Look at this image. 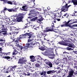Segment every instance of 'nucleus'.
<instances>
[{"mask_svg": "<svg viewBox=\"0 0 77 77\" xmlns=\"http://www.w3.org/2000/svg\"><path fill=\"white\" fill-rule=\"evenodd\" d=\"M36 11L33 10H32L30 11V13L29 15L30 16L28 17L29 18H32L31 19V21H35L37 19H38V17H36Z\"/></svg>", "mask_w": 77, "mask_h": 77, "instance_id": "nucleus-1", "label": "nucleus"}, {"mask_svg": "<svg viewBox=\"0 0 77 77\" xmlns=\"http://www.w3.org/2000/svg\"><path fill=\"white\" fill-rule=\"evenodd\" d=\"M23 36L21 37L22 38H26V36L28 35V38H29L28 40V42H30L32 41H33V34L32 32H30L29 33H26L24 34H23L22 35Z\"/></svg>", "mask_w": 77, "mask_h": 77, "instance_id": "nucleus-2", "label": "nucleus"}, {"mask_svg": "<svg viewBox=\"0 0 77 77\" xmlns=\"http://www.w3.org/2000/svg\"><path fill=\"white\" fill-rule=\"evenodd\" d=\"M30 45V43H27L26 44L25 46L24 47H23L21 45H17V47L19 48H20L21 50H28V48L30 47L29 45Z\"/></svg>", "mask_w": 77, "mask_h": 77, "instance_id": "nucleus-3", "label": "nucleus"}, {"mask_svg": "<svg viewBox=\"0 0 77 77\" xmlns=\"http://www.w3.org/2000/svg\"><path fill=\"white\" fill-rule=\"evenodd\" d=\"M71 5L68 6V4H66V5L63 6L61 8V11L66 12L68 11V8L71 6Z\"/></svg>", "mask_w": 77, "mask_h": 77, "instance_id": "nucleus-4", "label": "nucleus"}, {"mask_svg": "<svg viewBox=\"0 0 77 77\" xmlns=\"http://www.w3.org/2000/svg\"><path fill=\"white\" fill-rule=\"evenodd\" d=\"M66 46H68V47H71V48L69 47L66 48V50H74V48H75V46L73 44H71V43H69L68 44V43H67V45H66Z\"/></svg>", "mask_w": 77, "mask_h": 77, "instance_id": "nucleus-5", "label": "nucleus"}, {"mask_svg": "<svg viewBox=\"0 0 77 77\" xmlns=\"http://www.w3.org/2000/svg\"><path fill=\"white\" fill-rule=\"evenodd\" d=\"M25 62H27V60L26 58H23L22 59H19L18 63H20V64H26Z\"/></svg>", "mask_w": 77, "mask_h": 77, "instance_id": "nucleus-6", "label": "nucleus"}, {"mask_svg": "<svg viewBox=\"0 0 77 77\" xmlns=\"http://www.w3.org/2000/svg\"><path fill=\"white\" fill-rule=\"evenodd\" d=\"M72 21H74V20H69L67 22H66V26H68V27H70V28H72V27H76V26H77V24L73 25L72 26L68 24L69 23V22H72Z\"/></svg>", "mask_w": 77, "mask_h": 77, "instance_id": "nucleus-7", "label": "nucleus"}, {"mask_svg": "<svg viewBox=\"0 0 77 77\" xmlns=\"http://www.w3.org/2000/svg\"><path fill=\"white\" fill-rule=\"evenodd\" d=\"M43 17H42V16L39 15L38 16V19L37 20V22L38 23L41 24V21L43 20Z\"/></svg>", "mask_w": 77, "mask_h": 77, "instance_id": "nucleus-8", "label": "nucleus"}, {"mask_svg": "<svg viewBox=\"0 0 77 77\" xmlns=\"http://www.w3.org/2000/svg\"><path fill=\"white\" fill-rule=\"evenodd\" d=\"M41 75H43L45 77H48V75L46 74V71H44V70H42L41 72H40Z\"/></svg>", "mask_w": 77, "mask_h": 77, "instance_id": "nucleus-9", "label": "nucleus"}, {"mask_svg": "<svg viewBox=\"0 0 77 77\" xmlns=\"http://www.w3.org/2000/svg\"><path fill=\"white\" fill-rule=\"evenodd\" d=\"M23 18V16H20L17 17L16 19V21H17V22H20L21 21V20H22V19Z\"/></svg>", "mask_w": 77, "mask_h": 77, "instance_id": "nucleus-10", "label": "nucleus"}, {"mask_svg": "<svg viewBox=\"0 0 77 77\" xmlns=\"http://www.w3.org/2000/svg\"><path fill=\"white\" fill-rule=\"evenodd\" d=\"M6 27H7V28L6 29H4V30H8L7 29H9L10 31L12 30V26H11V25L9 24H6Z\"/></svg>", "mask_w": 77, "mask_h": 77, "instance_id": "nucleus-11", "label": "nucleus"}, {"mask_svg": "<svg viewBox=\"0 0 77 77\" xmlns=\"http://www.w3.org/2000/svg\"><path fill=\"white\" fill-rule=\"evenodd\" d=\"M17 54H18V55H20V53L18 52L17 50H14L13 53V56H15Z\"/></svg>", "mask_w": 77, "mask_h": 77, "instance_id": "nucleus-12", "label": "nucleus"}, {"mask_svg": "<svg viewBox=\"0 0 77 77\" xmlns=\"http://www.w3.org/2000/svg\"><path fill=\"white\" fill-rule=\"evenodd\" d=\"M59 44L62 45H68V43H65L64 42H58Z\"/></svg>", "mask_w": 77, "mask_h": 77, "instance_id": "nucleus-13", "label": "nucleus"}, {"mask_svg": "<svg viewBox=\"0 0 77 77\" xmlns=\"http://www.w3.org/2000/svg\"><path fill=\"white\" fill-rule=\"evenodd\" d=\"M55 72H56V71L54 70H50L48 71L47 73L48 74H54Z\"/></svg>", "mask_w": 77, "mask_h": 77, "instance_id": "nucleus-14", "label": "nucleus"}, {"mask_svg": "<svg viewBox=\"0 0 77 77\" xmlns=\"http://www.w3.org/2000/svg\"><path fill=\"white\" fill-rule=\"evenodd\" d=\"M1 1H3L5 3H8V4H10V5H12V2L9 1H6V0H0Z\"/></svg>", "mask_w": 77, "mask_h": 77, "instance_id": "nucleus-15", "label": "nucleus"}, {"mask_svg": "<svg viewBox=\"0 0 77 77\" xmlns=\"http://www.w3.org/2000/svg\"><path fill=\"white\" fill-rule=\"evenodd\" d=\"M6 34H7V33H6V31H1V32H0V35L1 36H3V35H6Z\"/></svg>", "mask_w": 77, "mask_h": 77, "instance_id": "nucleus-16", "label": "nucleus"}, {"mask_svg": "<svg viewBox=\"0 0 77 77\" xmlns=\"http://www.w3.org/2000/svg\"><path fill=\"white\" fill-rule=\"evenodd\" d=\"M46 64L48 65L50 68H52V66H53V65L51 62L49 61L48 62H46Z\"/></svg>", "mask_w": 77, "mask_h": 77, "instance_id": "nucleus-17", "label": "nucleus"}, {"mask_svg": "<svg viewBox=\"0 0 77 77\" xmlns=\"http://www.w3.org/2000/svg\"><path fill=\"white\" fill-rule=\"evenodd\" d=\"M23 11H27V9L28 7L27 6H23L22 7Z\"/></svg>", "mask_w": 77, "mask_h": 77, "instance_id": "nucleus-18", "label": "nucleus"}, {"mask_svg": "<svg viewBox=\"0 0 77 77\" xmlns=\"http://www.w3.org/2000/svg\"><path fill=\"white\" fill-rule=\"evenodd\" d=\"M41 60L42 62H45V63H46V62H49L48 60L46 59H44L42 58H41Z\"/></svg>", "mask_w": 77, "mask_h": 77, "instance_id": "nucleus-19", "label": "nucleus"}, {"mask_svg": "<svg viewBox=\"0 0 77 77\" xmlns=\"http://www.w3.org/2000/svg\"><path fill=\"white\" fill-rule=\"evenodd\" d=\"M10 35H11V39H12L13 40H14V34H12V33H10Z\"/></svg>", "mask_w": 77, "mask_h": 77, "instance_id": "nucleus-20", "label": "nucleus"}, {"mask_svg": "<svg viewBox=\"0 0 77 77\" xmlns=\"http://www.w3.org/2000/svg\"><path fill=\"white\" fill-rule=\"evenodd\" d=\"M54 23H52L51 25V29L52 30H55V26H54Z\"/></svg>", "mask_w": 77, "mask_h": 77, "instance_id": "nucleus-21", "label": "nucleus"}, {"mask_svg": "<svg viewBox=\"0 0 77 77\" xmlns=\"http://www.w3.org/2000/svg\"><path fill=\"white\" fill-rule=\"evenodd\" d=\"M73 73H74V71H70V73L69 75V77H71L72 76V75H73Z\"/></svg>", "mask_w": 77, "mask_h": 77, "instance_id": "nucleus-22", "label": "nucleus"}, {"mask_svg": "<svg viewBox=\"0 0 77 77\" xmlns=\"http://www.w3.org/2000/svg\"><path fill=\"white\" fill-rule=\"evenodd\" d=\"M45 56H53V54H51V53H48L47 54H44Z\"/></svg>", "mask_w": 77, "mask_h": 77, "instance_id": "nucleus-23", "label": "nucleus"}, {"mask_svg": "<svg viewBox=\"0 0 77 77\" xmlns=\"http://www.w3.org/2000/svg\"><path fill=\"white\" fill-rule=\"evenodd\" d=\"M2 70H3V69H5V70L4 71H5V73H9V71H6V69H6V68H4V67H2Z\"/></svg>", "mask_w": 77, "mask_h": 77, "instance_id": "nucleus-24", "label": "nucleus"}, {"mask_svg": "<svg viewBox=\"0 0 77 77\" xmlns=\"http://www.w3.org/2000/svg\"><path fill=\"white\" fill-rule=\"evenodd\" d=\"M31 45H35V44H36V42H32L30 43Z\"/></svg>", "mask_w": 77, "mask_h": 77, "instance_id": "nucleus-25", "label": "nucleus"}, {"mask_svg": "<svg viewBox=\"0 0 77 77\" xmlns=\"http://www.w3.org/2000/svg\"><path fill=\"white\" fill-rule=\"evenodd\" d=\"M30 59L31 60H34V59H35V57L33 56H30Z\"/></svg>", "mask_w": 77, "mask_h": 77, "instance_id": "nucleus-26", "label": "nucleus"}, {"mask_svg": "<svg viewBox=\"0 0 77 77\" xmlns=\"http://www.w3.org/2000/svg\"><path fill=\"white\" fill-rule=\"evenodd\" d=\"M45 44H46V43L45 42H42V45H43V46H44L43 47H44V48H47V47H45Z\"/></svg>", "mask_w": 77, "mask_h": 77, "instance_id": "nucleus-27", "label": "nucleus"}, {"mask_svg": "<svg viewBox=\"0 0 77 77\" xmlns=\"http://www.w3.org/2000/svg\"><path fill=\"white\" fill-rule=\"evenodd\" d=\"M18 8H12V11H13V12H16L17 11V9H18Z\"/></svg>", "mask_w": 77, "mask_h": 77, "instance_id": "nucleus-28", "label": "nucleus"}, {"mask_svg": "<svg viewBox=\"0 0 77 77\" xmlns=\"http://www.w3.org/2000/svg\"><path fill=\"white\" fill-rule=\"evenodd\" d=\"M35 66L36 68H39L40 66V65L38 63H36L35 64Z\"/></svg>", "mask_w": 77, "mask_h": 77, "instance_id": "nucleus-29", "label": "nucleus"}, {"mask_svg": "<svg viewBox=\"0 0 77 77\" xmlns=\"http://www.w3.org/2000/svg\"><path fill=\"white\" fill-rule=\"evenodd\" d=\"M10 54V52L8 53H5V54H4L3 55L4 56V55H5V56H8V55H9Z\"/></svg>", "mask_w": 77, "mask_h": 77, "instance_id": "nucleus-30", "label": "nucleus"}, {"mask_svg": "<svg viewBox=\"0 0 77 77\" xmlns=\"http://www.w3.org/2000/svg\"><path fill=\"white\" fill-rule=\"evenodd\" d=\"M57 33H60L61 32L60 31V30H56V31L55 32Z\"/></svg>", "mask_w": 77, "mask_h": 77, "instance_id": "nucleus-31", "label": "nucleus"}, {"mask_svg": "<svg viewBox=\"0 0 77 77\" xmlns=\"http://www.w3.org/2000/svg\"><path fill=\"white\" fill-rule=\"evenodd\" d=\"M56 17V14H54L52 16L53 19H54L55 17Z\"/></svg>", "mask_w": 77, "mask_h": 77, "instance_id": "nucleus-32", "label": "nucleus"}, {"mask_svg": "<svg viewBox=\"0 0 77 77\" xmlns=\"http://www.w3.org/2000/svg\"><path fill=\"white\" fill-rule=\"evenodd\" d=\"M37 61L38 63L40 62H41V59H40V58H37Z\"/></svg>", "mask_w": 77, "mask_h": 77, "instance_id": "nucleus-33", "label": "nucleus"}, {"mask_svg": "<svg viewBox=\"0 0 77 77\" xmlns=\"http://www.w3.org/2000/svg\"><path fill=\"white\" fill-rule=\"evenodd\" d=\"M14 41H15V42H18L19 41V40H18V38H14Z\"/></svg>", "mask_w": 77, "mask_h": 77, "instance_id": "nucleus-34", "label": "nucleus"}, {"mask_svg": "<svg viewBox=\"0 0 77 77\" xmlns=\"http://www.w3.org/2000/svg\"><path fill=\"white\" fill-rule=\"evenodd\" d=\"M11 42H11L10 43H8L7 45L8 46H11V47H12V45H11Z\"/></svg>", "mask_w": 77, "mask_h": 77, "instance_id": "nucleus-35", "label": "nucleus"}, {"mask_svg": "<svg viewBox=\"0 0 77 77\" xmlns=\"http://www.w3.org/2000/svg\"><path fill=\"white\" fill-rule=\"evenodd\" d=\"M75 1L73 2V4L74 5H77V0H75Z\"/></svg>", "mask_w": 77, "mask_h": 77, "instance_id": "nucleus-36", "label": "nucleus"}, {"mask_svg": "<svg viewBox=\"0 0 77 77\" xmlns=\"http://www.w3.org/2000/svg\"><path fill=\"white\" fill-rule=\"evenodd\" d=\"M47 53H48V51L46 50L43 53V54L44 55L45 54H47Z\"/></svg>", "mask_w": 77, "mask_h": 77, "instance_id": "nucleus-37", "label": "nucleus"}, {"mask_svg": "<svg viewBox=\"0 0 77 77\" xmlns=\"http://www.w3.org/2000/svg\"><path fill=\"white\" fill-rule=\"evenodd\" d=\"M56 69H58V70H60V66H57V67H56Z\"/></svg>", "mask_w": 77, "mask_h": 77, "instance_id": "nucleus-38", "label": "nucleus"}, {"mask_svg": "<svg viewBox=\"0 0 77 77\" xmlns=\"http://www.w3.org/2000/svg\"><path fill=\"white\" fill-rule=\"evenodd\" d=\"M66 23H65V25H61V27H65V26H66V27H68V26H66Z\"/></svg>", "mask_w": 77, "mask_h": 77, "instance_id": "nucleus-39", "label": "nucleus"}, {"mask_svg": "<svg viewBox=\"0 0 77 77\" xmlns=\"http://www.w3.org/2000/svg\"><path fill=\"white\" fill-rule=\"evenodd\" d=\"M5 59H10V57L9 56H5Z\"/></svg>", "mask_w": 77, "mask_h": 77, "instance_id": "nucleus-40", "label": "nucleus"}, {"mask_svg": "<svg viewBox=\"0 0 77 77\" xmlns=\"http://www.w3.org/2000/svg\"><path fill=\"white\" fill-rule=\"evenodd\" d=\"M8 11H9V12H12V8L10 9H8Z\"/></svg>", "mask_w": 77, "mask_h": 77, "instance_id": "nucleus-41", "label": "nucleus"}, {"mask_svg": "<svg viewBox=\"0 0 77 77\" xmlns=\"http://www.w3.org/2000/svg\"><path fill=\"white\" fill-rule=\"evenodd\" d=\"M48 28H47L46 29V30H47V32H50V30H51L50 29H47Z\"/></svg>", "mask_w": 77, "mask_h": 77, "instance_id": "nucleus-42", "label": "nucleus"}, {"mask_svg": "<svg viewBox=\"0 0 77 77\" xmlns=\"http://www.w3.org/2000/svg\"><path fill=\"white\" fill-rule=\"evenodd\" d=\"M42 33H42V32L41 31H40L38 32V34L39 35H42Z\"/></svg>", "mask_w": 77, "mask_h": 77, "instance_id": "nucleus-43", "label": "nucleus"}, {"mask_svg": "<svg viewBox=\"0 0 77 77\" xmlns=\"http://www.w3.org/2000/svg\"><path fill=\"white\" fill-rule=\"evenodd\" d=\"M17 66H14L13 67H12V69H15V68H16Z\"/></svg>", "mask_w": 77, "mask_h": 77, "instance_id": "nucleus-44", "label": "nucleus"}, {"mask_svg": "<svg viewBox=\"0 0 77 77\" xmlns=\"http://www.w3.org/2000/svg\"><path fill=\"white\" fill-rule=\"evenodd\" d=\"M14 69H12V68L10 71V72H11H11H14Z\"/></svg>", "mask_w": 77, "mask_h": 77, "instance_id": "nucleus-45", "label": "nucleus"}, {"mask_svg": "<svg viewBox=\"0 0 77 77\" xmlns=\"http://www.w3.org/2000/svg\"><path fill=\"white\" fill-rule=\"evenodd\" d=\"M49 45H53L52 42H50L48 43Z\"/></svg>", "mask_w": 77, "mask_h": 77, "instance_id": "nucleus-46", "label": "nucleus"}, {"mask_svg": "<svg viewBox=\"0 0 77 77\" xmlns=\"http://www.w3.org/2000/svg\"><path fill=\"white\" fill-rule=\"evenodd\" d=\"M15 1H13V3H14V5H17V3Z\"/></svg>", "mask_w": 77, "mask_h": 77, "instance_id": "nucleus-47", "label": "nucleus"}, {"mask_svg": "<svg viewBox=\"0 0 77 77\" xmlns=\"http://www.w3.org/2000/svg\"><path fill=\"white\" fill-rule=\"evenodd\" d=\"M76 12H76L73 13L72 15V16H75L76 15H75V13H76Z\"/></svg>", "mask_w": 77, "mask_h": 77, "instance_id": "nucleus-48", "label": "nucleus"}, {"mask_svg": "<svg viewBox=\"0 0 77 77\" xmlns=\"http://www.w3.org/2000/svg\"><path fill=\"white\" fill-rule=\"evenodd\" d=\"M76 23V22H73L72 23H70V24H74V23Z\"/></svg>", "mask_w": 77, "mask_h": 77, "instance_id": "nucleus-49", "label": "nucleus"}, {"mask_svg": "<svg viewBox=\"0 0 77 77\" xmlns=\"http://www.w3.org/2000/svg\"><path fill=\"white\" fill-rule=\"evenodd\" d=\"M5 11L4 10H3L1 11V14H2V13H5Z\"/></svg>", "mask_w": 77, "mask_h": 77, "instance_id": "nucleus-50", "label": "nucleus"}, {"mask_svg": "<svg viewBox=\"0 0 77 77\" xmlns=\"http://www.w3.org/2000/svg\"><path fill=\"white\" fill-rule=\"evenodd\" d=\"M59 63H60L59 62H55V63L56 65H58L59 64Z\"/></svg>", "mask_w": 77, "mask_h": 77, "instance_id": "nucleus-51", "label": "nucleus"}, {"mask_svg": "<svg viewBox=\"0 0 77 77\" xmlns=\"http://www.w3.org/2000/svg\"><path fill=\"white\" fill-rule=\"evenodd\" d=\"M35 77H37V72H35Z\"/></svg>", "mask_w": 77, "mask_h": 77, "instance_id": "nucleus-52", "label": "nucleus"}, {"mask_svg": "<svg viewBox=\"0 0 77 77\" xmlns=\"http://www.w3.org/2000/svg\"><path fill=\"white\" fill-rule=\"evenodd\" d=\"M65 42H71V41H70L69 40H66L65 41Z\"/></svg>", "mask_w": 77, "mask_h": 77, "instance_id": "nucleus-53", "label": "nucleus"}, {"mask_svg": "<svg viewBox=\"0 0 77 77\" xmlns=\"http://www.w3.org/2000/svg\"><path fill=\"white\" fill-rule=\"evenodd\" d=\"M73 53H75V54H77V51H73Z\"/></svg>", "mask_w": 77, "mask_h": 77, "instance_id": "nucleus-54", "label": "nucleus"}, {"mask_svg": "<svg viewBox=\"0 0 77 77\" xmlns=\"http://www.w3.org/2000/svg\"><path fill=\"white\" fill-rule=\"evenodd\" d=\"M67 13H66L64 15H63V17H66V15H67Z\"/></svg>", "mask_w": 77, "mask_h": 77, "instance_id": "nucleus-55", "label": "nucleus"}, {"mask_svg": "<svg viewBox=\"0 0 77 77\" xmlns=\"http://www.w3.org/2000/svg\"><path fill=\"white\" fill-rule=\"evenodd\" d=\"M42 35H43V36H44V37H45V36H46V35L44 33H42Z\"/></svg>", "mask_w": 77, "mask_h": 77, "instance_id": "nucleus-56", "label": "nucleus"}, {"mask_svg": "<svg viewBox=\"0 0 77 77\" xmlns=\"http://www.w3.org/2000/svg\"><path fill=\"white\" fill-rule=\"evenodd\" d=\"M26 75H27V76H30V73H29L28 74H26Z\"/></svg>", "mask_w": 77, "mask_h": 77, "instance_id": "nucleus-57", "label": "nucleus"}, {"mask_svg": "<svg viewBox=\"0 0 77 77\" xmlns=\"http://www.w3.org/2000/svg\"><path fill=\"white\" fill-rule=\"evenodd\" d=\"M61 71V70L60 69V70H58V73H60V72Z\"/></svg>", "mask_w": 77, "mask_h": 77, "instance_id": "nucleus-58", "label": "nucleus"}, {"mask_svg": "<svg viewBox=\"0 0 77 77\" xmlns=\"http://www.w3.org/2000/svg\"><path fill=\"white\" fill-rule=\"evenodd\" d=\"M12 58L13 59H14H14H16V58H15V57L14 56H13Z\"/></svg>", "mask_w": 77, "mask_h": 77, "instance_id": "nucleus-59", "label": "nucleus"}, {"mask_svg": "<svg viewBox=\"0 0 77 77\" xmlns=\"http://www.w3.org/2000/svg\"><path fill=\"white\" fill-rule=\"evenodd\" d=\"M28 66H25L24 67L25 68H28Z\"/></svg>", "mask_w": 77, "mask_h": 77, "instance_id": "nucleus-60", "label": "nucleus"}, {"mask_svg": "<svg viewBox=\"0 0 77 77\" xmlns=\"http://www.w3.org/2000/svg\"><path fill=\"white\" fill-rule=\"evenodd\" d=\"M7 10H8V9L6 8H5L4 10V11H7Z\"/></svg>", "mask_w": 77, "mask_h": 77, "instance_id": "nucleus-61", "label": "nucleus"}, {"mask_svg": "<svg viewBox=\"0 0 77 77\" xmlns=\"http://www.w3.org/2000/svg\"><path fill=\"white\" fill-rule=\"evenodd\" d=\"M50 57L51 59H53V57Z\"/></svg>", "mask_w": 77, "mask_h": 77, "instance_id": "nucleus-62", "label": "nucleus"}, {"mask_svg": "<svg viewBox=\"0 0 77 77\" xmlns=\"http://www.w3.org/2000/svg\"><path fill=\"white\" fill-rule=\"evenodd\" d=\"M19 40H20V39H21V38H20V37H18V38H17Z\"/></svg>", "mask_w": 77, "mask_h": 77, "instance_id": "nucleus-63", "label": "nucleus"}, {"mask_svg": "<svg viewBox=\"0 0 77 77\" xmlns=\"http://www.w3.org/2000/svg\"><path fill=\"white\" fill-rule=\"evenodd\" d=\"M41 50H42V51H44V50H45V49L44 48H42L41 49Z\"/></svg>", "mask_w": 77, "mask_h": 77, "instance_id": "nucleus-64", "label": "nucleus"}]
</instances>
